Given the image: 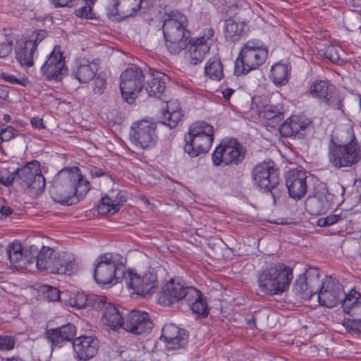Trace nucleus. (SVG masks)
Wrapping results in <instances>:
<instances>
[{"label":"nucleus","mask_w":361,"mask_h":361,"mask_svg":"<svg viewBox=\"0 0 361 361\" xmlns=\"http://www.w3.org/2000/svg\"><path fill=\"white\" fill-rule=\"evenodd\" d=\"M187 26L188 19L183 13L173 11L166 14L162 29L166 47L171 54H179L188 44Z\"/></svg>","instance_id":"nucleus-3"},{"label":"nucleus","mask_w":361,"mask_h":361,"mask_svg":"<svg viewBox=\"0 0 361 361\" xmlns=\"http://www.w3.org/2000/svg\"><path fill=\"white\" fill-rule=\"evenodd\" d=\"M319 287V271L317 268L309 269L305 274L296 279L293 292L303 300H310L316 294Z\"/></svg>","instance_id":"nucleus-16"},{"label":"nucleus","mask_w":361,"mask_h":361,"mask_svg":"<svg viewBox=\"0 0 361 361\" xmlns=\"http://www.w3.org/2000/svg\"><path fill=\"white\" fill-rule=\"evenodd\" d=\"M97 0H84L85 6L76 11V15L81 18H92V6Z\"/></svg>","instance_id":"nucleus-49"},{"label":"nucleus","mask_w":361,"mask_h":361,"mask_svg":"<svg viewBox=\"0 0 361 361\" xmlns=\"http://www.w3.org/2000/svg\"><path fill=\"white\" fill-rule=\"evenodd\" d=\"M327 157L330 165L336 169L350 168L361 160V144L352 128L335 130L328 143Z\"/></svg>","instance_id":"nucleus-1"},{"label":"nucleus","mask_w":361,"mask_h":361,"mask_svg":"<svg viewBox=\"0 0 361 361\" xmlns=\"http://www.w3.org/2000/svg\"><path fill=\"white\" fill-rule=\"evenodd\" d=\"M130 140L137 147L149 149L154 147L157 140L156 126L147 120H141L132 124Z\"/></svg>","instance_id":"nucleus-12"},{"label":"nucleus","mask_w":361,"mask_h":361,"mask_svg":"<svg viewBox=\"0 0 361 361\" xmlns=\"http://www.w3.org/2000/svg\"><path fill=\"white\" fill-rule=\"evenodd\" d=\"M42 291L44 293L45 297L49 301H58L60 299L61 293L59 290L55 287L44 286Z\"/></svg>","instance_id":"nucleus-50"},{"label":"nucleus","mask_w":361,"mask_h":361,"mask_svg":"<svg viewBox=\"0 0 361 361\" xmlns=\"http://www.w3.org/2000/svg\"><path fill=\"white\" fill-rule=\"evenodd\" d=\"M13 212V209L7 204H1L0 206V214L5 217L10 216Z\"/></svg>","instance_id":"nucleus-61"},{"label":"nucleus","mask_w":361,"mask_h":361,"mask_svg":"<svg viewBox=\"0 0 361 361\" xmlns=\"http://www.w3.org/2000/svg\"><path fill=\"white\" fill-rule=\"evenodd\" d=\"M18 181L30 195H38L45 187V179L42 175L37 161L30 162L16 171Z\"/></svg>","instance_id":"nucleus-7"},{"label":"nucleus","mask_w":361,"mask_h":361,"mask_svg":"<svg viewBox=\"0 0 361 361\" xmlns=\"http://www.w3.org/2000/svg\"><path fill=\"white\" fill-rule=\"evenodd\" d=\"M192 312L197 317H207L209 314V307L206 298L199 290V295H192L191 301L188 302Z\"/></svg>","instance_id":"nucleus-38"},{"label":"nucleus","mask_w":361,"mask_h":361,"mask_svg":"<svg viewBox=\"0 0 361 361\" xmlns=\"http://www.w3.org/2000/svg\"><path fill=\"white\" fill-rule=\"evenodd\" d=\"M192 295H199V290L186 286L178 278L171 279L163 288L162 295L159 300L165 305H169L185 298L188 302L191 301Z\"/></svg>","instance_id":"nucleus-13"},{"label":"nucleus","mask_w":361,"mask_h":361,"mask_svg":"<svg viewBox=\"0 0 361 361\" xmlns=\"http://www.w3.org/2000/svg\"><path fill=\"white\" fill-rule=\"evenodd\" d=\"M245 29V24L235 22L233 18H227V39L235 42L240 39Z\"/></svg>","instance_id":"nucleus-43"},{"label":"nucleus","mask_w":361,"mask_h":361,"mask_svg":"<svg viewBox=\"0 0 361 361\" xmlns=\"http://www.w3.org/2000/svg\"><path fill=\"white\" fill-rule=\"evenodd\" d=\"M75 335L76 328L72 324H67L56 329H47L44 332L45 338L53 348L62 347L67 341H71Z\"/></svg>","instance_id":"nucleus-24"},{"label":"nucleus","mask_w":361,"mask_h":361,"mask_svg":"<svg viewBox=\"0 0 361 361\" xmlns=\"http://www.w3.org/2000/svg\"><path fill=\"white\" fill-rule=\"evenodd\" d=\"M213 140V135H204L203 137H185V152L191 157H196L209 150Z\"/></svg>","instance_id":"nucleus-28"},{"label":"nucleus","mask_w":361,"mask_h":361,"mask_svg":"<svg viewBox=\"0 0 361 361\" xmlns=\"http://www.w3.org/2000/svg\"><path fill=\"white\" fill-rule=\"evenodd\" d=\"M290 71L288 66L283 63H279L272 66L271 73L274 83L276 85H285L288 80Z\"/></svg>","instance_id":"nucleus-39"},{"label":"nucleus","mask_w":361,"mask_h":361,"mask_svg":"<svg viewBox=\"0 0 361 361\" xmlns=\"http://www.w3.org/2000/svg\"><path fill=\"white\" fill-rule=\"evenodd\" d=\"M8 94L6 89L2 87H0V98L6 99L8 97Z\"/></svg>","instance_id":"nucleus-63"},{"label":"nucleus","mask_w":361,"mask_h":361,"mask_svg":"<svg viewBox=\"0 0 361 361\" xmlns=\"http://www.w3.org/2000/svg\"><path fill=\"white\" fill-rule=\"evenodd\" d=\"M125 280L128 288H132L135 293L144 298L153 294L157 287V274L150 269L140 273L129 269L126 271Z\"/></svg>","instance_id":"nucleus-8"},{"label":"nucleus","mask_w":361,"mask_h":361,"mask_svg":"<svg viewBox=\"0 0 361 361\" xmlns=\"http://www.w3.org/2000/svg\"><path fill=\"white\" fill-rule=\"evenodd\" d=\"M15 178L16 175L11 173L7 169L2 168L0 169V183L6 186L10 185Z\"/></svg>","instance_id":"nucleus-54"},{"label":"nucleus","mask_w":361,"mask_h":361,"mask_svg":"<svg viewBox=\"0 0 361 361\" xmlns=\"http://www.w3.org/2000/svg\"><path fill=\"white\" fill-rule=\"evenodd\" d=\"M142 71L135 65L128 67L121 75L120 89L125 100L130 104L143 86Z\"/></svg>","instance_id":"nucleus-11"},{"label":"nucleus","mask_w":361,"mask_h":361,"mask_svg":"<svg viewBox=\"0 0 361 361\" xmlns=\"http://www.w3.org/2000/svg\"><path fill=\"white\" fill-rule=\"evenodd\" d=\"M0 77L6 82H8L11 84H18L25 87L27 83V80L24 78H18L13 75L4 72L0 74Z\"/></svg>","instance_id":"nucleus-53"},{"label":"nucleus","mask_w":361,"mask_h":361,"mask_svg":"<svg viewBox=\"0 0 361 361\" xmlns=\"http://www.w3.org/2000/svg\"><path fill=\"white\" fill-rule=\"evenodd\" d=\"M73 346L76 358L80 361H87L97 355L99 341L94 336H81L73 340Z\"/></svg>","instance_id":"nucleus-21"},{"label":"nucleus","mask_w":361,"mask_h":361,"mask_svg":"<svg viewBox=\"0 0 361 361\" xmlns=\"http://www.w3.org/2000/svg\"><path fill=\"white\" fill-rule=\"evenodd\" d=\"M12 41L5 40L0 43V58H5L11 52Z\"/></svg>","instance_id":"nucleus-55"},{"label":"nucleus","mask_w":361,"mask_h":361,"mask_svg":"<svg viewBox=\"0 0 361 361\" xmlns=\"http://www.w3.org/2000/svg\"><path fill=\"white\" fill-rule=\"evenodd\" d=\"M153 324L145 312L133 310L124 319L123 329L131 334L140 335L149 332Z\"/></svg>","instance_id":"nucleus-20"},{"label":"nucleus","mask_w":361,"mask_h":361,"mask_svg":"<svg viewBox=\"0 0 361 361\" xmlns=\"http://www.w3.org/2000/svg\"><path fill=\"white\" fill-rule=\"evenodd\" d=\"M263 117L269 121V124H278L283 118V109L280 105H269L264 108Z\"/></svg>","instance_id":"nucleus-42"},{"label":"nucleus","mask_w":361,"mask_h":361,"mask_svg":"<svg viewBox=\"0 0 361 361\" xmlns=\"http://www.w3.org/2000/svg\"><path fill=\"white\" fill-rule=\"evenodd\" d=\"M226 153V144L221 143L214 151L212 159L214 166H220L224 160Z\"/></svg>","instance_id":"nucleus-47"},{"label":"nucleus","mask_w":361,"mask_h":361,"mask_svg":"<svg viewBox=\"0 0 361 361\" xmlns=\"http://www.w3.org/2000/svg\"><path fill=\"white\" fill-rule=\"evenodd\" d=\"M293 279L291 267L283 263L274 264L259 272L258 288L265 295H281L289 289Z\"/></svg>","instance_id":"nucleus-2"},{"label":"nucleus","mask_w":361,"mask_h":361,"mask_svg":"<svg viewBox=\"0 0 361 361\" xmlns=\"http://www.w3.org/2000/svg\"><path fill=\"white\" fill-rule=\"evenodd\" d=\"M142 0H108L106 11L109 18L125 19L140 11Z\"/></svg>","instance_id":"nucleus-18"},{"label":"nucleus","mask_w":361,"mask_h":361,"mask_svg":"<svg viewBox=\"0 0 361 361\" xmlns=\"http://www.w3.org/2000/svg\"><path fill=\"white\" fill-rule=\"evenodd\" d=\"M309 94L326 107L343 111V98L334 92L329 81L315 80L309 87Z\"/></svg>","instance_id":"nucleus-10"},{"label":"nucleus","mask_w":361,"mask_h":361,"mask_svg":"<svg viewBox=\"0 0 361 361\" xmlns=\"http://www.w3.org/2000/svg\"><path fill=\"white\" fill-rule=\"evenodd\" d=\"M126 259L117 253H104L95 260L94 279L98 284H116L126 279Z\"/></svg>","instance_id":"nucleus-4"},{"label":"nucleus","mask_w":361,"mask_h":361,"mask_svg":"<svg viewBox=\"0 0 361 361\" xmlns=\"http://www.w3.org/2000/svg\"><path fill=\"white\" fill-rule=\"evenodd\" d=\"M56 253L49 247L43 246L36 257V266L39 270L45 271L50 274L65 272L66 269L55 267Z\"/></svg>","instance_id":"nucleus-27"},{"label":"nucleus","mask_w":361,"mask_h":361,"mask_svg":"<svg viewBox=\"0 0 361 361\" xmlns=\"http://www.w3.org/2000/svg\"><path fill=\"white\" fill-rule=\"evenodd\" d=\"M78 178V167L65 168L61 170L54 176L50 191L54 201L68 205L77 203L74 184Z\"/></svg>","instance_id":"nucleus-6"},{"label":"nucleus","mask_w":361,"mask_h":361,"mask_svg":"<svg viewBox=\"0 0 361 361\" xmlns=\"http://www.w3.org/2000/svg\"><path fill=\"white\" fill-rule=\"evenodd\" d=\"M97 66L86 59H80L75 61L71 68L70 76L80 84H87L96 76Z\"/></svg>","instance_id":"nucleus-25"},{"label":"nucleus","mask_w":361,"mask_h":361,"mask_svg":"<svg viewBox=\"0 0 361 361\" xmlns=\"http://www.w3.org/2000/svg\"><path fill=\"white\" fill-rule=\"evenodd\" d=\"M16 338L10 336H0V350L9 351L13 349Z\"/></svg>","instance_id":"nucleus-51"},{"label":"nucleus","mask_w":361,"mask_h":361,"mask_svg":"<svg viewBox=\"0 0 361 361\" xmlns=\"http://www.w3.org/2000/svg\"><path fill=\"white\" fill-rule=\"evenodd\" d=\"M204 72L212 80H219L224 76L223 65L217 58L210 59L204 68Z\"/></svg>","instance_id":"nucleus-40"},{"label":"nucleus","mask_w":361,"mask_h":361,"mask_svg":"<svg viewBox=\"0 0 361 361\" xmlns=\"http://www.w3.org/2000/svg\"><path fill=\"white\" fill-rule=\"evenodd\" d=\"M169 77L159 72L153 75L151 80H148L146 85V91L149 97L161 98L166 89V81Z\"/></svg>","instance_id":"nucleus-34"},{"label":"nucleus","mask_w":361,"mask_h":361,"mask_svg":"<svg viewBox=\"0 0 361 361\" xmlns=\"http://www.w3.org/2000/svg\"><path fill=\"white\" fill-rule=\"evenodd\" d=\"M310 123L309 119L302 116H291L280 126L279 130L282 136L292 137L305 130Z\"/></svg>","instance_id":"nucleus-31"},{"label":"nucleus","mask_w":361,"mask_h":361,"mask_svg":"<svg viewBox=\"0 0 361 361\" xmlns=\"http://www.w3.org/2000/svg\"><path fill=\"white\" fill-rule=\"evenodd\" d=\"M36 51V42L34 41H18L16 48V58L22 66L30 67L33 65V57Z\"/></svg>","instance_id":"nucleus-30"},{"label":"nucleus","mask_w":361,"mask_h":361,"mask_svg":"<svg viewBox=\"0 0 361 361\" xmlns=\"http://www.w3.org/2000/svg\"><path fill=\"white\" fill-rule=\"evenodd\" d=\"M340 52H343L341 48L330 44L325 47L324 55L330 61L338 65H341L343 63L344 61L341 59Z\"/></svg>","instance_id":"nucleus-45"},{"label":"nucleus","mask_w":361,"mask_h":361,"mask_svg":"<svg viewBox=\"0 0 361 361\" xmlns=\"http://www.w3.org/2000/svg\"><path fill=\"white\" fill-rule=\"evenodd\" d=\"M268 54V47L260 39H252L247 41L235 59V75H245L257 69L266 61Z\"/></svg>","instance_id":"nucleus-5"},{"label":"nucleus","mask_w":361,"mask_h":361,"mask_svg":"<svg viewBox=\"0 0 361 361\" xmlns=\"http://www.w3.org/2000/svg\"><path fill=\"white\" fill-rule=\"evenodd\" d=\"M126 200V199L121 192H118L116 195L111 192L101 199L97 207V211L101 214H115Z\"/></svg>","instance_id":"nucleus-32"},{"label":"nucleus","mask_w":361,"mask_h":361,"mask_svg":"<svg viewBox=\"0 0 361 361\" xmlns=\"http://www.w3.org/2000/svg\"><path fill=\"white\" fill-rule=\"evenodd\" d=\"M316 294L319 305L329 308L336 306L339 302L342 303L345 295H348L344 293L342 284L331 277H326L322 281Z\"/></svg>","instance_id":"nucleus-14"},{"label":"nucleus","mask_w":361,"mask_h":361,"mask_svg":"<svg viewBox=\"0 0 361 361\" xmlns=\"http://www.w3.org/2000/svg\"><path fill=\"white\" fill-rule=\"evenodd\" d=\"M213 35L214 30L209 29L206 35L188 42L189 47L185 57L191 64L197 65L203 61L210 49L211 37Z\"/></svg>","instance_id":"nucleus-19"},{"label":"nucleus","mask_w":361,"mask_h":361,"mask_svg":"<svg viewBox=\"0 0 361 361\" xmlns=\"http://www.w3.org/2000/svg\"><path fill=\"white\" fill-rule=\"evenodd\" d=\"M252 177L260 189L271 191L279 183V169L272 160H264L253 168Z\"/></svg>","instance_id":"nucleus-9"},{"label":"nucleus","mask_w":361,"mask_h":361,"mask_svg":"<svg viewBox=\"0 0 361 361\" xmlns=\"http://www.w3.org/2000/svg\"><path fill=\"white\" fill-rule=\"evenodd\" d=\"M18 135V130L12 126H0V140L8 142Z\"/></svg>","instance_id":"nucleus-48"},{"label":"nucleus","mask_w":361,"mask_h":361,"mask_svg":"<svg viewBox=\"0 0 361 361\" xmlns=\"http://www.w3.org/2000/svg\"><path fill=\"white\" fill-rule=\"evenodd\" d=\"M31 125L34 128L36 129H43L44 128V126L43 123L42 118L38 117H34L31 119Z\"/></svg>","instance_id":"nucleus-60"},{"label":"nucleus","mask_w":361,"mask_h":361,"mask_svg":"<svg viewBox=\"0 0 361 361\" xmlns=\"http://www.w3.org/2000/svg\"><path fill=\"white\" fill-rule=\"evenodd\" d=\"M343 326L350 333L361 334V319H344Z\"/></svg>","instance_id":"nucleus-46"},{"label":"nucleus","mask_w":361,"mask_h":361,"mask_svg":"<svg viewBox=\"0 0 361 361\" xmlns=\"http://www.w3.org/2000/svg\"><path fill=\"white\" fill-rule=\"evenodd\" d=\"M327 190H317L314 195H310L305 202L306 211L311 215L318 216L326 213L330 207V197Z\"/></svg>","instance_id":"nucleus-22"},{"label":"nucleus","mask_w":361,"mask_h":361,"mask_svg":"<svg viewBox=\"0 0 361 361\" xmlns=\"http://www.w3.org/2000/svg\"><path fill=\"white\" fill-rule=\"evenodd\" d=\"M42 75L47 80H61L67 74L64 57L59 46H55L47 61L41 67Z\"/></svg>","instance_id":"nucleus-15"},{"label":"nucleus","mask_w":361,"mask_h":361,"mask_svg":"<svg viewBox=\"0 0 361 361\" xmlns=\"http://www.w3.org/2000/svg\"><path fill=\"white\" fill-rule=\"evenodd\" d=\"M47 37V32L44 30H37L36 32H33L30 36L28 40L34 41L36 42V47H37L38 44L42 42Z\"/></svg>","instance_id":"nucleus-58"},{"label":"nucleus","mask_w":361,"mask_h":361,"mask_svg":"<svg viewBox=\"0 0 361 361\" xmlns=\"http://www.w3.org/2000/svg\"><path fill=\"white\" fill-rule=\"evenodd\" d=\"M94 87L93 91L96 94H101L103 93L106 87V80L100 76L94 77Z\"/></svg>","instance_id":"nucleus-56"},{"label":"nucleus","mask_w":361,"mask_h":361,"mask_svg":"<svg viewBox=\"0 0 361 361\" xmlns=\"http://www.w3.org/2000/svg\"><path fill=\"white\" fill-rule=\"evenodd\" d=\"M188 335L172 324L164 326L160 340L164 341L169 350H176L186 344Z\"/></svg>","instance_id":"nucleus-26"},{"label":"nucleus","mask_w":361,"mask_h":361,"mask_svg":"<svg viewBox=\"0 0 361 361\" xmlns=\"http://www.w3.org/2000/svg\"><path fill=\"white\" fill-rule=\"evenodd\" d=\"M90 189V182L83 178L78 169V178L75 180L74 184V190H75V197L77 202L80 199L83 198Z\"/></svg>","instance_id":"nucleus-44"},{"label":"nucleus","mask_w":361,"mask_h":361,"mask_svg":"<svg viewBox=\"0 0 361 361\" xmlns=\"http://www.w3.org/2000/svg\"><path fill=\"white\" fill-rule=\"evenodd\" d=\"M183 116L182 111L176 102H170L167 110L162 114V123L170 128H175Z\"/></svg>","instance_id":"nucleus-36"},{"label":"nucleus","mask_w":361,"mask_h":361,"mask_svg":"<svg viewBox=\"0 0 361 361\" xmlns=\"http://www.w3.org/2000/svg\"><path fill=\"white\" fill-rule=\"evenodd\" d=\"M55 7H72L75 0H50Z\"/></svg>","instance_id":"nucleus-59"},{"label":"nucleus","mask_w":361,"mask_h":361,"mask_svg":"<svg viewBox=\"0 0 361 361\" xmlns=\"http://www.w3.org/2000/svg\"><path fill=\"white\" fill-rule=\"evenodd\" d=\"M341 219V216L338 214H331L326 217L319 218L317 220V226L320 227L329 226Z\"/></svg>","instance_id":"nucleus-52"},{"label":"nucleus","mask_w":361,"mask_h":361,"mask_svg":"<svg viewBox=\"0 0 361 361\" xmlns=\"http://www.w3.org/2000/svg\"><path fill=\"white\" fill-rule=\"evenodd\" d=\"M4 361H25V360L19 357L13 356V357L5 358L4 360Z\"/></svg>","instance_id":"nucleus-64"},{"label":"nucleus","mask_w":361,"mask_h":361,"mask_svg":"<svg viewBox=\"0 0 361 361\" xmlns=\"http://www.w3.org/2000/svg\"><path fill=\"white\" fill-rule=\"evenodd\" d=\"M342 307L352 318L361 319V294L352 289L342 300Z\"/></svg>","instance_id":"nucleus-33"},{"label":"nucleus","mask_w":361,"mask_h":361,"mask_svg":"<svg viewBox=\"0 0 361 361\" xmlns=\"http://www.w3.org/2000/svg\"><path fill=\"white\" fill-rule=\"evenodd\" d=\"M96 301L99 303L97 307L102 308L101 305H102L104 309L101 319L102 323L114 331L123 328L124 319L116 306L111 303L106 302L103 297H97Z\"/></svg>","instance_id":"nucleus-23"},{"label":"nucleus","mask_w":361,"mask_h":361,"mask_svg":"<svg viewBox=\"0 0 361 361\" xmlns=\"http://www.w3.org/2000/svg\"><path fill=\"white\" fill-rule=\"evenodd\" d=\"M8 257L11 265L18 269L23 268L30 263L27 257L24 255L19 243H13L9 245Z\"/></svg>","instance_id":"nucleus-35"},{"label":"nucleus","mask_w":361,"mask_h":361,"mask_svg":"<svg viewBox=\"0 0 361 361\" xmlns=\"http://www.w3.org/2000/svg\"><path fill=\"white\" fill-rule=\"evenodd\" d=\"M246 147L243 145L236 138L227 139V170L228 168L241 164L246 156Z\"/></svg>","instance_id":"nucleus-29"},{"label":"nucleus","mask_w":361,"mask_h":361,"mask_svg":"<svg viewBox=\"0 0 361 361\" xmlns=\"http://www.w3.org/2000/svg\"><path fill=\"white\" fill-rule=\"evenodd\" d=\"M56 268L59 269L61 267L66 269L65 272H55L58 274H73L77 269V264L75 261L74 256L71 253L63 252L59 255H56L55 262Z\"/></svg>","instance_id":"nucleus-37"},{"label":"nucleus","mask_w":361,"mask_h":361,"mask_svg":"<svg viewBox=\"0 0 361 361\" xmlns=\"http://www.w3.org/2000/svg\"><path fill=\"white\" fill-rule=\"evenodd\" d=\"M87 297L84 293H80L77 295V298L71 302L72 306H75L78 308L85 307L87 304Z\"/></svg>","instance_id":"nucleus-57"},{"label":"nucleus","mask_w":361,"mask_h":361,"mask_svg":"<svg viewBox=\"0 0 361 361\" xmlns=\"http://www.w3.org/2000/svg\"><path fill=\"white\" fill-rule=\"evenodd\" d=\"M204 135H214V128L207 122L197 121L190 126L187 137H195Z\"/></svg>","instance_id":"nucleus-41"},{"label":"nucleus","mask_w":361,"mask_h":361,"mask_svg":"<svg viewBox=\"0 0 361 361\" xmlns=\"http://www.w3.org/2000/svg\"><path fill=\"white\" fill-rule=\"evenodd\" d=\"M269 192L271 193L272 198H273L274 203H276V201L278 200H279L281 197V196L283 195V194L284 193V192L277 190L276 187L274 190H271V191H269Z\"/></svg>","instance_id":"nucleus-62"},{"label":"nucleus","mask_w":361,"mask_h":361,"mask_svg":"<svg viewBox=\"0 0 361 361\" xmlns=\"http://www.w3.org/2000/svg\"><path fill=\"white\" fill-rule=\"evenodd\" d=\"M285 182L291 198L299 200L305 196L308 186L304 170L298 168L288 170L285 175Z\"/></svg>","instance_id":"nucleus-17"}]
</instances>
